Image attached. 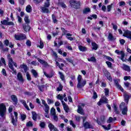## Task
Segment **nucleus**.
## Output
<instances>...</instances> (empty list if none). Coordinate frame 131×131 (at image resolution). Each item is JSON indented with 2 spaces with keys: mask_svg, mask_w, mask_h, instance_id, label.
Listing matches in <instances>:
<instances>
[{
  "mask_svg": "<svg viewBox=\"0 0 131 131\" xmlns=\"http://www.w3.org/2000/svg\"><path fill=\"white\" fill-rule=\"evenodd\" d=\"M115 53H116L118 55H121V56L123 55L124 54V52H123L122 51H120L119 50H116L115 51Z\"/></svg>",
  "mask_w": 131,
  "mask_h": 131,
  "instance_id": "7c9ffc66",
  "label": "nucleus"
},
{
  "mask_svg": "<svg viewBox=\"0 0 131 131\" xmlns=\"http://www.w3.org/2000/svg\"><path fill=\"white\" fill-rule=\"evenodd\" d=\"M26 126L29 127H31L32 126H33V124H32V121H29L27 123Z\"/></svg>",
  "mask_w": 131,
  "mask_h": 131,
  "instance_id": "37998d69",
  "label": "nucleus"
},
{
  "mask_svg": "<svg viewBox=\"0 0 131 131\" xmlns=\"http://www.w3.org/2000/svg\"><path fill=\"white\" fill-rule=\"evenodd\" d=\"M63 109L67 113H68V112H69V107H68V105H64L63 106Z\"/></svg>",
  "mask_w": 131,
  "mask_h": 131,
  "instance_id": "a18cd8bd",
  "label": "nucleus"
},
{
  "mask_svg": "<svg viewBox=\"0 0 131 131\" xmlns=\"http://www.w3.org/2000/svg\"><path fill=\"white\" fill-rule=\"evenodd\" d=\"M42 104L44 105L45 108V111L47 114H49V110H50V106L47 104L46 102V101L45 100H42Z\"/></svg>",
  "mask_w": 131,
  "mask_h": 131,
  "instance_id": "1a4fd4ad",
  "label": "nucleus"
},
{
  "mask_svg": "<svg viewBox=\"0 0 131 131\" xmlns=\"http://www.w3.org/2000/svg\"><path fill=\"white\" fill-rule=\"evenodd\" d=\"M102 126L104 128V129H106V130H109V129L111 128V124H109L107 127L104 125H102Z\"/></svg>",
  "mask_w": 131,
  "mask_h": 131,
  "instance_id": "2f4dec72",
  "label": "nucleus"
},
{
  "mask_svg": "<svg viewBox=\"0 0 131 131\" xmlns=\"http://www.w3.org/2000/svg\"><path fill=\"white\" fill-rule=\"evenodd\" d=\"M114 110L116 114H119V112L118 110H117V106L116 105H114Z\"/></svg>",
  "mask_w": 131,
  "mask_h": 131,
  "instance_id": "58836bf2",
  "label": "nucleus"
},
{
  "mask_svg": "<svg viewBox=\"0 0 131 131\" xmlns=\"http://www.w3.org/2000/svg\"><path fill=\"white\" fill-rule=\"evenodd\" d=\"M50 1L51 0H46V2L44 3L43 6L40 7V9L43 13H46L47 14L50 13V10H49V8H50V6H51Z\"/></svg>",
  "mask_w": 131,
  "mask_h": 131,
  "instance_id": "f257e3e1",
  "label": "nucleus"
},
{
  "mask_svg": "<svg viewBox=\"0 0 131 131\" xmlns=\"http://www.w3.org/2000/svg\"><path fill=\"white\" fill-rule=\"evenodd\" d=\"M114 82L117 88V89H119V90H120L121 92H123V89L122 87L119 84V83H118V80H114Z\"/></svg>",
  "mask_w": 131,
  "mask_h": 131,
  "instance_id": "4468645a",
  "label": "nucleus"
},
{
  "mask_svg": "<svg viewBox=\"0 0 131 131\" xmlns=\"http://www.w3.org/2000/svg\"><path fill=\"white\" fill-rule=\"evenodd\" d=\"M13 65H14L15 67H17V63L14 62L13 59H9V60H8V66L9 68L11 69L13 74L16 75L17 71L14 69Z\"/></svg>",
  "mask_w": 131,
  "mask_h": 131,
  "instance_id": "7ed1b4c3",
  "label": "nucleus"
},
{
  "mask_svg": "<svg viewBox=\"0 0 131 131\" xmlns=\"http://www.w3.org/2000/svg\"><path fill=\"white\" fill-rule=\"evenodd\" d=\"M57 115L56 114V110L54 107H52L50 111V115L51 116H53L54 115Z\"/></svg>",
  "mask_w": 131,
  "mask_h": 131,
  "instance_id": "b1692460",
  "label": "nucleus"
},
{
  "mask_svg": "<svg viewBox=\"0 0 131 131\" xmlns=\"http://www.w3.org/2000/svg\"><path fill=\"white\" fill-rule=\"evenodd\" d=\"M11 100L14 102V103H18V98H17V96L16 95H12L11 96Z\"/></svg>",
  "mask_w": 131,
  "mask_h": 131,
  "instance_id": "aec40b11",
  "label": "nucleus"
},
{
  "mask_svg": "<svg viewBox=\"0 0 131 131\" xmlns=\"http://www.w3.org/2000/svg\"><path fill=\"white\" fill-rule=\"evenodd\" d=\"M104 94L106 97H109V89L108 88L104 89Z\"/></svg>",
  "mask_w": 131,
  "mask_h": 131,
  "instance_id": "72a5a7b5",
  "label": "nucleus"
},
{
  "mask_svg": "<svg viewBox=\"0 0 131 131\" xmlns=\"http://www.w3.org/2000/svg\"><path fill=\"white\" fill-rule=\"evenodd\" d=\"M51 131H52L53 129H54L55 126L54 125H53V124L52 123H50L48 125Z\"/></svg>",
  "mask_w": 131,
  "mask_h": 131,
  "instance_id": "de8ad7c7",
  "label": "nucleus"
},
{
  "mask_svg": "<svg viewBox=\"0 0 131 131\" xmlns=\"http://www.w3.org/2000/svg\"><path fill=\"white\" fill-rule=\"evenodd\" d=\"M108 39L109 40H113L114 39V37L111 33H110L108 36Z\"/></svg>",
  "mask_w": 131,
  "mask_h": 131,
  "instance_id": "e433bc0d",
  "label": "nucleus"
},
{
  "mask_svg": "<svg viewBox=\"0 0 131 131\" xmlns=\"http://www.w3.org/2000/svg\"><path fill=\"white\" fill-rule=\"evenodd\" d=\"M63 89V86H62V85H59L58 88L57 89V91L58 92H61V91H62V89Z\"/></svg>",
  "mask_w": 131,
  "mask_h": 131,
  "instance_id": "69168bd1",
  "label": "nucleus"
},
{
  "mask_svg": "<svg viewBox=\"0 0 131 131\" xmlns=\"http://www.w3.org/2000/svg\"><path fill=\"white\" fill-rule=\"evenodd\" d=\"M32 73L34 77H35L36 78V77H37V75H38V74H37V72H36V71H35V70H32Z\"/></svg>",
  "mask_w": 131,
  "mask_h": 131,
  "instance_id": "f704fd0d",
  "label": "nucleus"
},
{
  "mask_svg": "<svg viewBox=\"0 0 131 131\" xmlns=\"http://www.w3.org/2000/svg\"><path fill=\"white\" fill-rule=\"evenodd\" d=\"M58 73L60 75V77L61 79V80H63V81L65 82V77L64 76V75L63 74V73L61 72H59Z\"/></svg>",
  "mask_w": 131,
  "mask_h": 131,
  "instance_id": "c756f323",
  "label": "nucleus"
},
{
  "mask_svg": "<svg viewBox=\"0 0 131 131\" xmlns=\"http://www.w3.org/2000/svg\"><path fill=\"white\" fill-rule=\"evenodd\" d=\"M112 25L113 26V29L116 31V30H117V28H118L117 25H115L113 23L112 24Z\"/></svg>",
  "mask_w": 131,
  "mask_h": 131,
  "instance_id": "680f3d73",
  "label": "nucleus"
},
{
  "mask_svg": "<svg viewBox=\"0 0 131 131\" xmlns=\"http://www.w3.org/2000/svg\"><path fill=\"white\" fill-rule=\"evenodd\" d=\"M14 37L16 40H22L23 39H26V35H25L24 34L15 35Z\"/></svg>",
  "mask_w": 131,
  "mask_h": 131,
  "instance_id": "6e6552de",
  "label": "nucleus"
},
{
  "mask_svg": "<svg viewBox=\"0 0 131 131\" xmlns=\"http://www.w3.org/2000/svg\"><path fill=\"white\" fill-rule=\"evenodd\" d=\"M90 12H91L90 8H86L83 10V14H88V13H90Z\"/></svg>",
  "mask_w": 131,
  "mask_h": 131,
  "instance_id": "473e14b6",
  "label": "nucleus"
},
{
  "mask_svg": "<svg viewBox=\"0 0 131 131\" xmlns=\"http://www.w3.org/2000/svg\"><path fill=\"white\" fill-rule=\"evenodd\" d=\"M123 36H125V37H127V38H129L131 40V32L128 30H126L124 32Z\"/></svg>",
  "mask_w": 131,
  "mask_h": 131,
  "instance_id": "f8f14e48",
  "label": "nucleus"
},
{
  "mask_svg": "<svg viewBox=\"0 0 131 131\" xmlns=\"http://www.w3.org/2000/svg\"><path fill=\"white\" fill-rule=\"evenodd\" d=\"M104 74L106 76H107V79L110 81H112V78L111 77V76H110V73L108 72V71H105L104 72Z\"/></svg>",
  "mask_w": 131,
  "mask_h": 131,
  "instance_id": "6ab92c4d",
  "label": "nucleus"
},
{
  "mask_svg": "<svg viewBox=\"0 0 131 131\" xmlns=\"http://www.w3.org/2000/svg\"><path fill=\"white\" fill-rule=\"evenodd\" d=\"M1 24L3 25H7L8 24V20L4 19L3 21H1Z\"/></svg>",
  "mask_w": 131,
  "mask_h": 131,
  "instance_id": "13d9d810",
  "label": "nucleus"
},
{
  "mask_svg": "<svg viewBox=\"0 0 131 131\" xmlns=\"http://www.w3.org/2000/svg\"><path fill=\"white\" fill-rule=\"evenodd\" d=\"M77 112L78 113H79V114H81L82 115H83V114H84V113H83V110L82 109V107H81V106L79 105L78 106Z\"/></svg>",
  "mask_w": 131,
  "mask_h": 131,
  "instance_id": "4be33fe9",
  "label": "nucleus"
},
{
  "mask_svg": "<svg viewBox=\"0 0 131 131\" xmlns=\"http://www.w3.org/2000/svg\"><path fill=\"white\" fill-rule=\"evenodd\" d=\"M59 5L60 7H62V8H66V5L63 2H59Z\"/></svg>",
  "mask_w": 131,
  "mask_h": 131,
  "instance_id": "6e6d98bb",
  "label": "nucleus"
},
{
  "mask_svg": "<svg viewBox=\"0 0 131 131\" xmlns=\"http://www.w3.org/2000/svg\"><path fill=\"white\" fill-rule=\"evenodd\" d=\"M78 48H79V50L81 51V52H85V51L87 50V49L85 47L79 46Z\"/></svg>",
  "mask_w": 131,
  "mask_h": 131,
  "instance_id": "bb28decb",
  "label": "nucleus"
},
{
  "mask_svg": "<svg viewBox=\"0 0 131 131\" xmlns=\"http://www.w3.org/2000/svg\"><path fill=\"white\" fill-rule=\"evenodd\" d=\"M113 121V118L111 117L109 118V119L107 120V123H111Z\"/></svg>",
  "mask_w": 131,
  "mask_h": 131,
  "instance_id": "0e129e2a",
  "label": "nucleus"
},
{
  "mask_svg": "<svg viewBox=\"0 0 131 131\" xmlns=\"http://www.w3.org/2000/svg\"><path fill=\"white\" fill-rule=\"evenodd\" d=\"M106 64L107 65V67L108 68H111V69H112V63H111L110 61H106Z\"/></svg>",
  "mask_w": 131,
  "mask_h": 131,
  "instance_id": "79ce46f5",
  "label": "nucleus"
},
{
  "mask_svg": "<svg viewBox=\"0 0 131 131\" xmlns=\"http://www.w3.org/2000/svg\"><path fill=\"white\" fill-rule=\"evenodd\" d=\"M23 26L24 30H25V31H26V32L30 30V26H29V25H28V24H23Z\"/></svg>",
  "mask_w": 131,
  "mask_h": 131,
  "instance_id": "2eb2a0df",
  "label": "nucleus"
},
{
  "mask_svg": "<svg viewBox=\"0 0 131 131\" xmlns=\"http://www.w3.org/2000/svg\"><path fill=\"white\" fill-rule=\"evenodd\" d=\"M78 83L77 85V89H82L85 84H86V80H82V77L79 75L77 78Z\"/></svg>",
  "mask_w": 131,
  "mask_h": 131,
  "instance_id": "f03ea898",
  "label": "nucleus"
},
{
  "mask_svg": "<svg viewBox=\"0 0 131 131\" xmlns=\"http://www.w3.org/2000/svg\"><path fill=\"white\" fill-rule=\"evenodd\" d=\"M26 45H27L28 47H31V41H30L29 40H27L26 42Z\"/></svg>",
  "mask_w": 131,
  "mask_h": 131,
  "instance_id": "4d7b16f0",
  "label": "nucleus"
},
{
  "mask_svg": "<svg viewBox=\"0 0 131 131\" xmlns=\"http://www.w3.org/2000/svg\"><path fill=\"white\" fill-rule=\"evenodd\" d=\"M25 21L27 24H29L30 23V20L28 19V16H26L24 18Z\"/></svg>",
  "mask_w": 131,
  "mask_h": 131,
  "instance_id": "a19ab883",
  "label": "nucleus"
},
{
  "mask_svg": "<svg viewBox=\"0 0 131 131\" xmlns=\"http://www.w3.org/2000/svg\"><path fill=\"white\" fill-rule=\"evenodd\" d=\"M93 99H97L98 98V95L97 94V93L96 92H93Z\"/></svg>",
  "mask_w": 131,
  "mask_h": 131,
  "instance_id": "e2e57ef3",
  "label": "nucleus"
},
{
  "mask_svg": "<svg viewBox=\"0 0 131 131\" xmlns=\"http://www.w3.org/2000/svg\"><path fill=\"white\" fill-rule=\"evenodd\" d=\"M131 96L127 94V93H124V98L125 100V102L127 104L128 103V101L129 100V98H130Z\"/></svg>",
  "mask_w": 131,
  "mask_h": 131,
  "instance_id": "dca6fc26",
  "label": "nucleus"
},
{
  "mask_svg": "<svg viewBox=\"0 0 131 131\" xmlns=\"http://www.w3.org/2000/svg\"><path fill=\"white\" fill-rule=\"evenodd\" d=\"M121 110L122 111V114H123V115H127V106H124V108H121Z\"/></svg>",
  "mask_w": 131,
  "mask_h": 131,
  "instance_id": "a211bd4d",
  "label": "nucleus"
},
{
  "mask_svg": "<svg viewBox=\"0 0 131 131\" xmlns=\"http://www.w3.org/2000/svg\"><path fill=\"white\" fill-rule=\"evenodd\" d=\"M26 12H27V13H31L32 11V8L31 7V6H30V5H28L26 7Z\"/></svg>",
  "mask_w": 131,
  "mask_h": 131,
  "instance_id": "5701e85b",
  "label": "nucleus"
},
{
  "mask_svg": "<svg viewBox=\"0 0 131 131\" xmlns=\"http://www.w3.org/2000/svg\"><path fill=\"white\" fill-rule=\"evenodd\" d=\"M52 117L54 121H55L56 122L58 121L59 119L58 118V116H57V115H54V116H52Z\"/></svg>",
  "mask_w": 131,
  "mask_h": 131,
  "instance_id": "4c0bfd02",
  "label": "nucleus"
},
{
  "mask_svg": "<svg viewBox=\"0 0 131 131\" xmlns=\"http://www.w3.org/2000/svg\"><path fill=\"white\" fill-rule=\"evenodd\" d=\"M88 60L89 62H96V57H91L90 58H88Z\"/></svg>",
  "mask_w": 131,
  "mask_h": 131,
  "instance_id": "c9c22d12",
  "label": "nucleus"
},
{
  "mask_svg": "<svg viewBox=\"0 0 131 131\" xmlns=\"http://www.w3.org/2000/svg\"><path fill=\"white\" fill-rule=\"evenodd\" d=\"M106 119V117H105V116H101L100 117V120L101 121H102V122H104V121H105V120Z\"/></svg>",
  "mask_w": 131,
  "mask_h": 131,
  "instance_id": "052dcab7",
  "label": "nucleus"
},
{
  "mask_svg": "<svg viewBox=\"0 0 131 131\" xmlns=\"http://www.w3.org/2000/svg\"><path fill=\"white\" fill-rule=\"evenodd\" d=\"M40 49H43V42H42L41 41H40V46H38Z\"/></svg>",
  "mask_w": 131,
  "mask_h": 131,
  "instance_id": "774afa93",
  "label": "nucleus"
},
{
  "mask_svg": "<svg viewBox=\"0 0 131 131\" xmlns=\"http://www.w3.org/2000/svg\"><path fill=\"white\" fill-rule=\"evenodd\" d=\"M122 69H123V70H125V71H127L128 72H129L130 71V68L129 67V66L125 64H123Z\"/></svg>",
  "mask_w": 131,
  "mask_h": 131,
  "instance_id": "f3484780",
  "label": "nucleus"
},
{
  "mask_svg": "<svg viewBox=\"0 0 131 131\" xmlns=\"http://www.w3.org/2000/svg\"><path fill=\"white\" fill-rule=\"evenodd\" d=\"M17 77L18 80L23 83L24 82V78H23V76H22V74L21 73H17Z\"/></svg>",
  "mask_w": 131,
  "mask_h": 131,
  "instance_id": "ddd939ff",
  "label": "nucleus"
},
{
  "mask_svg": "<svg viewBox=\"0 0 131 131\" xmlns=\"http://www.w3.org/2000/svg\"><path fill=\"white\" fill-rule=\"evenodd\" d=\"M39 125L42 128H45V127L46 126V123L43 122H40Z\"/></svg>",
  "mask_w": 131,
  "mask_h": 131,
  "instance_id": "3c124183",
  "label": "nucleus"
},
{
  "mask_svg": "<svg viewBox=\"0 0 131 131\" xmlns=\"http://www.w3.org/2000/svg\"><path fill=\"white\" fill-rule=\"evenodd\" d=\"M14 114L15 115V117H14V116H13L12 114H10L11 117V122L14 126H16L17 122L18 120V113L16 112H14Z\"/></svg>",
  "mask_w": 131,
  "mask_h": 131,
  "instance_id": "423d86ee",
  "label": "nucleus"
},
{
  "mask_svg": "<svg viewBox=\"0 0 131 131\" xmlns=\"http://www.w3.org/2000/svg\"><path fill=\"white\" fill-rule=\"evenodd\" d=\"M26 77L28 79V80H31V76H30V74H29V73L27 72L26 73Z\"/></svg>",
  "mask_w": 131,
  "mask_h": 131,
  "instance_id": "8fccbe9b",
  "label": "nucleus"
},
{
  "mask_svg": "<svg viewBox=\"0 0 131 131\" xmlns=\"http://www.w3.org/2000/svg\"><path fill=\"white\" fill-rule=\"evenodd\" d=\"M37 60H38V62L40 63V64H42V65H44V66H47L48 63L46 62V61L40 59L39 58H37Z\"/></svg>",
  "mask_w": 131,
  "mask_h": 131,
  "instance_id": "412c9836",
  "label": "nucleus"
},
{
  "mask_svg": "<svg viewBox=\"0 0 131 131\" xmlns=\"http://www.w3.org/2000/svg\"><path fill=\"white\" fill-rule=\"evenodd\" d=\"M61 30L63 32V35H66V34L67 35V30H65V29L63 28H61Z\"/></svg>",
  "mask_w": 131,
  "mask_h": 131,
  "instance_id": "5fc2aeb1",
  "label": "nucleus"
},
{
  "mask_svg": "<svg viewBox=\"0 0 131 131\" xmlns=\"http://www.w3.org/2000/svg\"><path fill=\"white\" fill-rule=\"evenodd\" d=\"M9 40H5L4 41V43L6 46V47H8L9 46Z\"/></svg>",
  "mask_w": 131,
  "mask_h": 131,
  "instance_id": "338daca9",
  "label": "nucleus"
},
{
  "mask_svg": "<svg viewBox=\"0 0 131 131\" xmlns=\"http://www.w3.org/2000/svg\"><path fill=\"white\" fill-rule=\"evenodd\" d=\"M92 49L93 50H95V51H96V50H98V45H97V43H96L95 42H93L92 43Z\"/></svg>",
  "mask_w": 131,
  "mask_h": 131,
  "instance_id": "c85d7f7f",
  "label": "nucleus"
},
{
  "mask_svg": "<svg viewBox=\"0 0 131 131\" xmlns=\"http://www.w3.org/2000/svg\"><path fill=\"white\" fill-rule=\"evenodd\" d=\"M31 64V65H33V66H38V62L35 61H32Z\"/></svg>",
  "mask_w": 131,
  "mask_h": 131,
  "instance_id": "864d4df0",
  "label": "nucleus"
},
{
  "mask_svg": "<svg viewBox=\"0 0 131 131\" xmlns=\"http://www.w3.org/2000/svg\"><path fill=\"white\" fill-rule=\"evenodd\" d=\"M47 102H48V104H51L54 103V101L50 98H47Z\"/></svg>",
  "mask_w": 131,
  "mask_h": 131,
  "instance_id": "603ef678",
  "label": "nucleus"
},
{
  "mask_svg": "<svg viewBox=\"0 0 131 131\" xmlns=\"http://www.w3.org/2000/svg\"><path fill=\"white\" fill-rule=\"evenodd\" d=\"M34 4L36 5H37L39 4V3H42L43 2V0H33Z\"/></svg>",
  "mask_w": 131,
  "mask_h": 131,
  "instance_id": "09e8293b",
  "label": "nucleus"
},
{
  "mask_svg": "<svg viewBox=\"0 0 131 131\" xmlns=\"http://www.w3.org/2000/svg\"><path fill=\"white\" fill-rule=\"evenodd\" d=\"M43 73H44V75H45V76H46V77H48V78H51V77L54 76L53 73L48 74L46 72H43Z\"/></svg>",
  "mask_w": 131,
  "mask_h": 131,
  "instance_id": "cd10ccee",
  "label": "nucleus"
},
{
  "mask_svg": "<svg viewBox=\"0 0 131 131\" xmlns=\"http://www.w3.org/2000/svg\"><path fill=\"white\" fill-rule=\"evenodd\" d=\"M70 5L71 7L74 9H80V2L75 0H71L70 1Z\"/></svg>",
  "mask_w": 131,
  "mask_h": 131,
  "instance_id": "20e7f679",
  "label": "nucleus"
},
{
  "mask_svg": "<svg viewBox=\"0 0 131 131\" xmlns=\"http://www.w3.org/2000/svg\"><path fill=\"white\" fill-rule=\"evenodd\" d=\"M37 88L38 89V90L40 91V92H43V91H45V88H46V86L45 85H37Z\"/></svg>",
  "mask_w": 131,
  "mask_h": 131,
  "instance_id": "393cba45",
  "label": "nucleus"
},
{
  "mask_svg": "<svg viewBox=\"0 0 131 131\" xmlns=\"http://www.w3.org/2000/svg\"><path fill=\"white\" fill-rule=\"evenodd\" d=\"M6 105L4 103H0V116L4 119L6 118Z\"/></svg>",
  "mask_w": 131,
  "mask_h": 131,
  "instance_id": "39448f33",
  "label": "nucleus"
},
{
  "mask_svg": "<svg viewBox=\"0 0 131 131\" xmlns=\"http://www.w3.org/2000/svg\"><path fill=\"white\" fill-rule=\"evenodd\" d=\"M83 125L85 128V129H88V128H94V127H93V125L91 124L89 122H85L83 123Z\"/></svg>",
  "mask_w": 131,
  "mask_h": 131,
  "instance_id": "9d476101",
  "label": "nucleus"
},
{
  "mask_svg": "<svg viewBox=\"0 0 131 131\" xmlns=\"http://www.w3.org/2000/svg\"><path fill=\"white\" fill-rule=\"evenodd\" d=\"M52 20L54 23H57L58 22V20L56 18V16L55 15L52 14Z\"/></svg>",
  "mask_w": 131,
  "mask_h": 131,
  "instance_id": "c03bdc74",
  "label": "nucleus"
},
{
  "mask_svg": "<svg viewBox=\"0 0 131 131\" xmlns=\"http://www.w3.org/2000/svg\"><path fill=\"white\" fill-rule=\"evenodd\" d=\"M57 98L59 100H60V101H62V100H63L64 99V97L61 96V95L59 94L57 96Z\"/></svg>",
  "mask_w": 131,
  "mask_h": 131,
  "instance_id": "bf43d9fd",
  "label": "nucleus"
},
{
  "mask_svg": "<svg viewBox=\"0 0 131 131\" xmlns=\"http://www.w3.org/2000/svg\"><path fill=\"white\" fill-rule=\"evenodd\" d=\"M32 114L33 120L36 121V119H37V114H36V113L35 112H32Z\"/></svg>",
  "mask_w": 131,
  "mask_h": 131,
  "instance_id": "a878e982",
  "label": "nucleus"
},
{
  "mask_svg": "<svg viewBox=\"0 0 131 131\" xmlns=\"http://www.w3.org/2000/svg\"><path fill=\"white\" fill-rule=\"evenodd\" d=\"M104 57L108 61H110L111 62H114V59L111 58L110 56H105Z\"/></svg>",
  "mask_w": 131,
  "mask_h": 131,
  "instance_id": "ea45409f",
  "label": "nucleus"
},
{
  "mask_svg": "<svg viewBox=\"0 0 131 131\" xmlns=\"http://www.w3.org/2000/svg\"><path fill=\"white\" fill-rule=\"evenodd\" d=\"M103 103L108 104V99L105 96H103L101 98L99 101L97 103V105H98V106H101Z\"/></svg>",
  "mask_w": 131,
  "mask_h": 131,
  "instance_id": "0eeeda50",
  "label": "nucleus"
},
{
  "mask_svg": "<svg viewBox=\"0 0 131 131\" xmlns=\"http://www.w3.org/2000/svg\"><path fill=\"white\" fill-rule=\"evenodd\" d=\"M20 69H24V71L22 70L21 72H25L26 73L27 72V71L28 70V67H27V65L23 63V64H21L20 66Z\"/></svg>",
  "mask_w": 131,
  "mask_h": 131,
  "instance_id": "9b49d317",
  "label": "nucleus"
},
{
  "mask_svg": "<svg viewBox=\"0 0 131 131\" xmlns=\"http://www.w3.org/2000/svg\"><path fill=\"white\" fill-rule=\"evenodd\" d=\"M112 6H113V4H111V5L107 6V12H110L111 11L112 9Z\"/></svg>",
  "mask_w": 131,
  "mask_h": 131,
  "instance_id": "49530a36",
  "label": "nucleus"
}]
</instances>
